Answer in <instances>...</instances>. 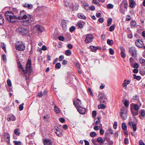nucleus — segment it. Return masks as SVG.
I'll return each mask as SVG.
<instances>
[{
	"instance_id": "1",
	"label": "nucleus",
	"mask_w": 145,
	"mask_h": 145,
	"mask_svg": "<svg viewBox=\"0 0 145 145\" xmlns=\"http://www.w3.org/2000/svg\"><path fill=\"white\" fill-rule=\"evenodd\" d=\"M5 16L8 21L11 23H14L16 21V20H23L25 18L27 14L24 10H22L20 13V16L18 17L14 14L13 12L9 11H7L5 13Z\"/></svg>"
},
{
	"instance_id": "2",
	"label": "nucleus",
	"mask_w": 145,
	"mask_h": 145,
	"mask_svg": "<svg viewBox=\"0 0 145 145\" xmlns=\"http://www.w3.org/2000/svg\"><path fill=\"white\" fill-rule=\"evenodd\" d=\"M25 20L22 22L24 25L26 26H28L31 24L32 22L34 21V19L33 16L30 14H27L25 18L23 20Z\"/></svg>"
},
{
	"instance_id": "3",
	"label": "nucleus",
	"mask_w": 145,
	"mask_h": 145,
	"mask_svg": "<svg viewBox=\"0 0 145 145\" xmlns=\"http://www.w3.org/2000/svg\"><path fill=\"white\" fill-rule=\"evenodd\" d=\"M17 32L22 35H24L29 32V29L21 27L18 28L16 30Z\"/></svg>"
},
{
	"instance_id": "4",
	"label": "nucleus",
	"mask_w": 145,
	"mask_h": 145,
	"mask_svg": "<svg viewBox=\"0 0 145 145\" xmlns=\"http://www.w3.org/2000/svg\"><path fill=\"white\" fill-rule=\"evenodd\" d=\"M129 52L134 58H136L137 56V50L136 48L134 46H131L129 49Z\"/></svg>"
},
{
	"instance_id": "5",
	"label": "nucleus",
	"mask_w": 145,
	"mask_h": 145,
	"mask_svg": "<svg viewBox=\"0 0 145 145\" xmlns=\"http://www.w3.org/2000/svg\"><path fill=\"white\" fill-rule=\"evenodd\" d=\"M98 97L99 101L101 103H105L107 100L105 96L103 93L102 92L99 93Z\"/></svg>"
},
{
	"instance_id": "6",
	"label": "nucleus",
	"mask_w": 145,
	"mask_h": 145,
	"mask_svg": "<svg viewBox=\"0 0 145 145\" xmlns=\"http://www.w3.org/2000/svg\"><path fill=\"white\" fill-rule=\"evenodd\" d=\"M15 46L16 50L20 51H23L25 49V45L22 42L17 43L15 44Z\"/></svg>"
},
{
	"instance_id": "7",
	"label": "nucleus",
	"mask_w": 145,
	"mask_h": 145,
	"mask_svg": "<svg viewBox=\"0 0 145 145\" xmlns=\"http://www.w3.org/2000/svg\"><path fill=\"white\" fill-rule=\"evenodd\" d=\"M31 61L29 59L27 63L25 70H23V72L25 74H26L27 71H30L31 69Z\"/></svg>"
},
{
	"instance_id": "8",
	"label": "nucleus",
	"mask_w": 145,
	"mask_h": 145,
	"mask_svg": "<svg viewBox=\"0 0 145 145\" xmlns=\"http://www.w3.org/2000/svg\"><path fill=\"white\" fill-rule=\"evenodd\" d=\"M93 37L91 34H87L86 36V39L85 40V42L86 43H89L91 42L93 39Z\"/></svg>"
},
{
	"instance_id": "9",
	"label": "nucleus",
	"mask_w": 145,
	"mask_h": 145,
	"mask_svg": "<svg viewBox=\"0 0 145 145\" xmlns=\"http://www.w3.org/2000/svg\"><path fill=\"white\" fill-rule=\"evenodd\" d=\"M34 29L37 31L38 33H42L44 29V27L39 25H37L33 26Z\"/></svg>"
},
{
	"instance_id": "10",
	"label": "nucleus",
	"mask_w": 145,
	"mask_h": 145,
	"mask_svg": "<svg viewBox=\"0 0 145 145\" xmlns=\"http://www.w3.org/2000/svg\"><path fill=\"white\" fill-rule=\"evenodd\" d=\"M136 46L139 48H143L144 46L143 42L140 39L137 40L135 42Z\"/></svg>"
},
{
	"instance_id": "11",
	"label": "nucleus",
	"mask_w": 145,
	"mask_h": 145,
	"mask_svg": "<svg viewBox=\"0 0 145 145\" xmlns=\"http://www.w3.org/2000/svg\"><path fill=\"white\" fill-rule=\"evenodd\" d=\"M4 138L5 140L8 144L10 143V136L8 133H5L4 134Z\"/></svg>"
},
{
	"instance_id": "12",
	"label": "nucleus",
	"mask_w": 145,
	"mask_h": 145,
	"mask_svg": "<svg viewBox=\"0 0 145 145\" xmlns=\"http://www.w3.org/2000/svg\"><path fill=\"white\" fill-rule=\"evenodd\" d=\"M76 109L80 114H83L85 113L86 111V109L79 106V107H77Z\"/></svg>"
},
{
	"instance_id": "13",
	"label": "nucleus",
	"mask_w": 145,
	"mask_h": 145,
	"mask_svg": "<svg viewBox=\"0 0 145 145\" xmlns=\"http://www.w3.org/2000/svg\"><path fill=\"white\" fill-rule=\"evenodd\" d=\"M68 23V21L62 20L61 21V23L62 25V27L64 30H65L67 29V24Z\"/></svg>"
},
{
	"instance_id": "14",
	"label": "nucleus",
	"mask_w": 145,
	"mask_h": 145,
	"mask_svg": "<svg viewBox=\"0 0 145 145\" xmlns=\"http://www.w3.org/2000/svg\"><path fill=\"white\" fill-rule=\"evenodd\" d=\"M73 104L75 107L76 108L77 107H79L81 104V101L79 99H77L76 101H73Z\"/></svg>"
},
{
	"instance_id": "15",
	"label": "nucleus",
	"mask_w": 145,
	"mask_h": 145,
	"mask_svg": "<svg viewBox=\"0 0 145 145\" xmlns=\"http://www.w3.org/2000/svg\"><path fill=\"white\" fill-rule=\"evenodd\" d=\"M129 3L130 7L131 8L135 7L136 5L135 2L134 0H129Z\"/></svg>"
},
{
	"instance_id": "16",
	"label": "nucleus",
	"mask_w": 145,
	"mask_h": 145,
	"mask_svg": "<svg viewBox=\"0 0 145 145\" xmlns=\"http://www.w3.org/2000/svg\"><path fill=\"white\" fill-rule=\"evenodd\" d=\"M43 142L44 145H52L51 141L48 139H45Z\"/></svg>"
},
{
	"instance_id": "17",
	"label": "nucleus",
	"mask_w": 145,
	"mask_h": 145,
	"mask_svg": "<svg viewBox=\"0 0 145 145\" xmlns=\"http://www.w3.org/2000/svg\"><path fill=\"white\" fill-rule=\"evenodd\" d=\"M130 83V80H127L126 79L125 80H124L123 83L122 84L123 87L124 89H125L126 88L127 85L129 84Z\"/></svg>"
},
{
	"instance_id": "18",
	"label": "nucleus",
	"mask_w": 145,
	"mask_h": 145,
	"mask_svg": "<svg viewBox=\"0 0 145 145\" xmlns=\"http://www.w3.org/2000/svg\"><path fill=\"white\" fill-rule=\"evenodd\" d=\"M23 5L24 7L27 8L28 9H31L33 7L32 5L26 3L23 4Z\"/></svg>"
},
{
	"instance_id": "19",
	"label": "nucleus",
	"mask_w": 145,
	"mask_h": 145,
	"mask_svg": "<svg viewBox=\"0 0 145 145\" xmlns=\"http://www.w3.org/2000/svg\"><path fill=\"white\" fill-rule=\"evenodd\" d=\"M127 110L125 107H123L121 108L120 113L127 114Z\"/></svg>"
},
{
	"instance_id": "20",
	"label": "nucleus",
	"mask_w": 145,
	"mask_h": 145,
	"mask_svg": "<svg viewBox=\"0 0 145 145\" xmlns=\"http://www.w3.org/2000/svg\"><path fill=\"white\" fill-rule=\"evenodd\" d=\"M7 120L8 121H10V120L12 121H15L16 120L15 116L14 115H11L10 117L7 118Z\"/></svg>"
},
{
	"instance_id": "21",
	"label": "nucleus",
	"mask_w": 145,
	"mask_h": 145,
	"mask_svg": "<svg viewBox=\"0 0 145 145\" xmlns=\"http://www.w3.org/2000/svg\"><path fill=\"white\" fill-rule=\"evenodd\" d=\"M78 17L79 18H81L85 20L86 18V17L83 14L81 13H78Z\"/></svg>"
},
{
	"instance_id": "22",
	"label": "nucleus",
	"mask_w": 145,
	"mask_h": 145,
	"mask_svg": "<svg viewBox=\"0 0 145 145\" xmlns=\"http://www.w3.org/2000/svg\"><path fill=\"white\" fill-rule=\"evenodd\" d=\"M90 48L91 50L93 52H95L97 49H100V47H96L93 46H90Z\"/></svg>"
},
{
	"instance_id": "23",
	"label": "nucleus",
	"mask_w": 145,
	"mask_h": 145,
	"mask_svg": "<svg viewBox=\"0 0 145 145\" xmlns=\"http://www.w3.org/2000/svg\"><path fill=\"white\" fill-rule=\"evenodd\" d=\"M4 22V20L2 15L0 14V25H2Z\"/></svg>"
},
{
	"instance_id": "24",
	"label": "nucleus",
	"mask_w": 145,
	"mask_h": 145,
	"mask_svg": "<svg viewBox=\"0 0 145 145\" xmlns=\"http://www.w3.org/2000/svg\"><path fill=\"white\" fill-rule=\"evenodd\" d=\"M120 116L123 120H125L127 118V114L120 113Z\"/></svg>"
},
{
	"instance_id": "25",
	"label": "nucleus",
	"mask_w": 145,
	"mask_h": 145,
	"mask_svg": "<svg viewBox=\"0 0 145 145\" xmlns=\"http://www.w3.org/2000/svg\"><path fill=\"white\" fill-rule=\"evenodd\" d=\"M19 131V129H15L14 131V134H15L16 135L19 136L20 134V132Z\"/></svg>"
},
{
	"instance_id": "26",
	"label": "nucleus",
	"mask_w": 145,
	"mask_h": 145,
	"mask_svg": "<svg viewBox=\"0 0 145 145\" xmlns=\"http://www.w3.org/2000/svg\"><path fill=\"white\" fill-rule=\"evenodd\" d=\"M83 7L86 10H88L89 8L88 5L86 2L84 3L83 4Z\"/></svg>"
},
{
	"instance_id": "27",
	"label": "nucleus",
	"mask_w": 145,
	"mask_h": 145,
	"mask_svg": "<svg viewBox=\"0 0 145 145\" xmlns=\"http://www.w3.org/2000/svg\"><path fill=\"white\" fill-rule=\"evenodd\" d=\"M107 41V44L110 46L114 44V41L112 40L108 39Z\"/></svg>"
},
{
	"instance_id": "28",
	"label": "nucleus",
	"mask_w": 145,
	"mask_h": 145,
	"mask_svg": "<svg viewBox=\"0 0 145 145\" xmlns=\"http://www.w3.org/2000/svg\"><path fill=\"white\" fill-rule=\"evenodd\" d=\"M97 142L99 143L103 144V139L101 137H99L97 139Z\"/></svg>"
},
{
	"instance_id": "29",
	"label": "nucleus",
	"mask_w": 145,
	"mask_h": 145,
	"mask_svg": "<svg viewBox=\"0 0 145 145\" xmlns=\"http://www.w3.org/2000/svg\"><path fill=\"white\" fill-rule=\"evenodd\" d=\"M131 112L133 115H137L138 114V111L133 110H131Z\"/></svg>"
},
{
	"instance_id": "30",
	"label": "nucleus",
	"mask_w": 145,
	"mask_h": 145,
	"mask_svg": "<svg viewBox=\"0 0 145 145\" xmlns=\"http://www.w3.org/2000/svg\"><path fill=\"white\" fill-rule=\"evenodd\" d=\"M99 109H104L106 108V106L103 104H99L98 106Z\"/></svg>"
},
{
	"instance_id": "31",
	"label": "nucleus",
	"mask_w": 145,
	"mask_h": 145,
	"mask_svg": "<svg viewBox=\"0 0 145 145\" xmlns=\"http://www.w3.org/2000/svg\"><path fill=\"white\" fill-rule=\"evenodd\" d=\"M54 110L55 112L56 113H59L60 112V110H59V108L57 107V106L56 105H55L54 106Z\"/></svg>"
},
{
	"instance_id": "32",
	"label": "nucleus",
	"mask_w": 145,
	"mask_h": 145,
	"mask_svg": "<svg viewBox=\"0 0 145 145\" xmlns=\"http://www.w3.org/2000/svg\"><path fill=\"white\" fill-rule=\"evenodd\" d=\"M134 59H134L132 57H130L129 58V61L131 66L134 64Z\"/></svg>"
},
{
	"instance_id": "33",
	"label": "nucleus",
	"mask_w": 145,
	"mask_h": 145,
	"mask_svg": "<svg viewBox=\"0 0 145 145\" xmlns=\"http://www.w3.org/2000/svg\"><path fill=\"white\" fill-rule=\"evenodd\" d=\"M107 141L109 145H112L113 144V142L109 138H108L107 139Z\"/></svg>"
},
{
	"instance_id": "34",
	"label": "nucleus",
	"mask_w": 145,
	"mask_h": 145,
	"mask_svg": "<svg viewBox=\"0 0 145 145\" xmlns=\"http://www.w3.org/2000/svg\"><path fill=\"white\" fill-rule=\"evenodd\" d=\"M97 135V134L94 131L91 132L90 133V136L92 137H94Z\"/></svg>"
},
{
	"instance_id": "35",
	"label": "nucleus",
	"mask_w": 145,
	"mask_h": 145,
	"mask_svg": "<svg viewBox=\"0 0 145 145\" xmlns=\"http://www.w3.org/2000/svg\"><path fill=\"white\" fill-rule=\"evenodd\" d=\"M100 122V120L99 118H98V120L96 121L95 123H93V125H98Z\"/></svg>"
},
{
	"instance_id": "36",
	"label": "nucleus",
	"mask_w": 145,
	"mask_h": 145,
	"mask_svg": "<svg viewBox=\"0 0 145 145\" xmlns=\"http://www.w3.org/2000/svg\"><path fill=\"white\" fill-rule=\"evenodd\" d=\"M71 54V52L70 50H66L65 52V54L67 56H70Z\"/></svg>"
},
{
	"instance_id": "37",
	"label": "nucleus",
	"mask_w": 145,
	"mask_h": 145,
	"mask_svg": "<svg viewBox=\"0 0 145 145\" xmlns=\"http://www.w3.org/2000/svg\"><path fill=\"white\" fill-rule=\"evenodd\" d=\"M122 128L124 130H126L127 129V126L125 123H123L122 124Z\"/></svg>"
},
{
	"instance_id": "38",
	"label": "nucleus",
	"mask_w": 145,
	"mask_h": 145,
	"mask_svg": "<svg viewBox=\"0 0 145 145\" xmlns=\"http://www.w3.org/2000/svg\"><path fill=\"white\" fill-rule=\"evenodd\" d=\"M91 141L92 143L94 145H100L98 143H97V140H96L95 138H93L91 140Z\"/></svg>"
},
{
	"instance_id": "39",
	"label": "nucleus",
	"mask_w": 145,
	"mask_h": 145,
	"mask_svg": "<svg viewBox=\"0 0 145 145\" xmlns=\"http://www.w3.org/2000/svg\"><path fill=\"white\" fill-rule=\"evenodd\" d=\"M131 66L133 68H137L139 67L138 65L136 63L133 64Z\"/></svg>"
},
{
	"instance_id": "40",
	"label": "nucleus",
	"mask_w": 145,
	"mask_h": 145,
	"mask_svg": "<svg viewBox=\"0 0 145 145\" xmlns=\"http://www.w3.org/2000/svg\"><path fill=\"white\" fill-rule=\"evenodd\" d=\"M112 21V19L111 18L108 19L107 21V25L109 26L111 24V22Z\"/></svg>"
},
{
	"instance_id": "41",
	"label": "nucleus",
	"mask_w": 145,
	"mask_h": 145,
	"mask_svg": "<svg viewBox=\"0 0 145 145\" xmlns=\"http://www.w3.org/2000/svg\"><path fill=\"white\" fill-rule=\"evenodd\" d=\"M134 78L135 79H137L138 80H140L141 79L140 76H137L135 74H133Z\"/></svg>"
},
{
	"instance_id": "42",
	"label": "nucleus",
	"mask_w": 145,
	"mask_h": 145,
	"mask_svg": "<svg viewBox=\"0 0 145 145\" xmlns=\"http://www.w3.org/2000/svg\"><path fill=\"white\" fill-rule=\"evenodd\" d=\"M115 27V25L114 24L112 25L110 27L109 30L110 31H113Z\"/></svg>"
},
{
	"instance_id": "43",
	"label": "nucleus",
	"mask_w": 145,
	"mask_h": 145,
	"mask_svg": "<svg viewBox=\"0 0 145 145\" xmlns=\"http://www.w3.org/2000/svg\"><path fill=\"white\" fill-rule=\"evenodd\" d=\"M133 108L134 110L136 111H138L139 109V107L138 106L137 104H134L133 106Z\"/></svg>"
},
{
	"instance_id": "44",
	"label": "nucleus",
	"mask_w": 145,
	"mask_h": 145,
	"mask_svg": "<svg viewBox=\"0 0 145 145\" xmlns=\"http://www.w3.org/2000/svg\"><path fill=\"white\" fill-rule=\"evenodd\" d=\"M61 67V64L60 63H57L55 65V67L57 69H59Z\"/></svg>"
},
{
	"instance_id": "45",
	"label": "nucleus",
	"mask_w": 145,
	"mask_h": 145,
	"mask_svg": "<svg viewBox=\"0 0 145 145\" xmlns=\"http://www.w3.org/2000/svg\"><path fill=\"white\" fill-rule=\"evenodd\" d=\"M78 5H77L76 4L74 6L72 5V9L73 10H76L78 9Z\"/></svg>"
},
{
	"instance_id": "46",
	"label": "nucleus",
	"mask_w": 145,
	"mask_h": 145,
	"mask_svg": "<svg viewBox=\"0 0 145 145\" xmlns=\"http://www.w3.org/2000/svg\"><path fill=\"white\" fill-rule=\"evenodd\" d=\"M140 115L142 117L144 116L145 115V110H142L140 111Z\"/></svg>"
},
{
	"instance_id": "47",
	"label": "nucleus",
	"mask_w": 145,
	"mask_h": 145,
	"mask_svg": "<svg viewBox=\"0 0 145 145\" xmlns=\"http://www.w3.org/2000/svg\"><path fill=\"white\" fill-rule=\"evenodd\" d=\"M13 142L15 145H21V142L20 141L15 140L13 141Z\"/></svg>"
},
{
	"instance_id": "48",
	"label": "nucleus",
	"mask_w": 145,
	"mask_h": 145,
	"mask_svg": "<svg viewBox=\"0 0 145 145\" xmlns=\"http://www.w3.org/2000/svg\"><path fill=\"white\" fill-rule=\"evenodd\" d=\"M76 28L75 26H72L69 28L70 31L72 32H73L75 29Z\"/></svg>"
},
{
	"instance_id": "49",
	"label": "nucleus",
	"mask_w": 145,
	"mask_h": 145,
	"mask_svg": "<svg viewBox=\"0 0 145 145\" xmlns=\"http://www.w3.org/2000/svg\"><path fill=\"white\" fill-rule=\"evenodd\" d=\"M131 24L132 26H135L137 24V23L134 20L132 21L131 22Z\"/></svg>"
},
{
	"instance_id": "50",
	"label": "nucleus",
	"mask_w": 145,
	"mask_h": 145,
	"mask_svg": "<svg viewBox=\"0 0 145 145\" xmlns=\"http://www.w3.org/2000/svg\"><path fill=\"white\" fill-rule=\"evenodd\" d=\"M1 47L5 51V52H6V50L5 45L4 43H3L1 44Z\"/></svg>"
},
{
	"instance_id": "51",
	"label": "nucleus",
	"mask_w": 145,
	"mask_h": 145,
	"mask_svg": "<svg viewBox=\"0 0 145 145\" xmlns=\"http://www.w3.org/2000/svg\"><path fill=\"white\" fill-rule=\"evenodd\" d=\"M124 104L126 107H128L129 106V102L126 100L125 101Z\"/></svg>"
},
{
	"instance_id": "52",
	"label": "nucleus",
	"mask_w": 145,
	"mask_h": 145,
	"mask_svg": "<svg viewBox=\"0 0 145 145\" xmlns=\"http://www.w3.org/2000/svg\"><path fill=\"white\" fill-rule=\"evenodd\" d=\"M109 52L110 53V54L111 55H113L114 54V51L113 50L112 48H110L109 49Z\"/></svg>"
},
{
	"instance_id": "53",
	"label": "nucleus",
	"mask_w": 145,
	"mask_h": 145,
	"mask_svg": "<svg viewBox=\"0 0 145 145\" xmlns=\"http://www.w3.org/2000/svg\"><path fill=\"white\" fill-rule=\"evenodd\" d=\"M7 84L9 86H12V84L11 81L10 80L8 79L7 81Z\"/></svg>"
},
{
	"instance_id": "54",
	"label": "nucleus",
	"mask_w": 145,
	"mask_h": 145,
	"mask_svg": "<svg viewBox=\"0 0 145 145\" xmlns=\"http://www.w3.org/2000/svg\"><path fill=\"white\" fill-rule=\"evenodd\" d=\"M56 134L59 137H61L62 135L61 132H60V131H55Z\"/></svg>"
},
{
	"instance_id": "55",
	"label": "nucleus",
	"mask_w": 145,
	"mask_h": 145,
	"mask_svg": "<svg viewBox=\"0 0 145 145\" xmlns=\"http://www.w3.org/2000/svg\"><path fill=\"white\" fill-rule=\"evenodd\" d=\"M92 117L93 118H95L96 115V112L95 110H94L92 112Z\"/></svg>"
},
{
	"instance_id": "56",
	"label": "nucleus",
	"mask_w": 145,
	"mask_h": 145,
	"mask_svg": "<svg viewBox=\"0 0 145 145\" xmlns=\"http://www.w3.org/2000/svg\"><path fill=\"white\" fill-rule=\"evenodd\" d=\"M140 63L143 65H145V60L144 59H140Z\"/></svg>"
},
{
	"instance_id": "57",
	"label": "nucleus",
	"mask_w": 145,
	"mask_h": 145,
	"mask_svg": "<svg viewBox=\"0 0 145 145\" xmlns=\"http://www.w3.org/2000/svg\"><path fill=\"white\" fill-rule=\"evenodd\" d=\"M24 104V103H22V104L20 105L19 106V110L20 111L22 110L23 109V105Z\"/></svg>"
},
{
	"instance_id": "58",
	"label": "nucleus",
	"mask_w": 145,
	"mask_h": 145,
	"mask_svg": "<svg viewBox=\"0 0 145 145\" xmlns=\"http://www.w3.org/2000/svg\"><path fill=\"white\" fill-rule=\"evenodd\" d=\"M107 7L108 8H112L113 7V5L111 4H109L107 5Z\"/></svg>"
},
{
	"instance_id": "59",
	"label": "nucleus",
	"mask_w": 145,
	"mask_h": 145,
	"mask_svg": "<svg viewBox=\"0 0 145 145\" xmlns=\"http://www.w3.org/2000/svg\"><path fill=\"white\" fill-rule=\"evenodd\" d=\"M2 57L3 61L4 62H6L7 61V59L5 55L4 54H3L2 55Z\"/></svg>"
},
{
	"instance_id": "60",
	"label": "nucleus",
	"mask_w": 145,
	"mask_h": 145,
	"mask_svg": "<svg viewBox=\"0 0 145 145\" xmlns=\"http://www.w3.org/2000/svg\"><path fill=\"white\" fill-rule=\"evenodd\" d=\"M95 126L94 127L93 129L95 131L98 130L99 129V126L97 125H94Z\"/></svg>"
},
{
	"instance_id": "61",
	"label": "nucleus",
	"mask_w": 145,
	"mask_h": 145,
	"mask_svg": "<svg viewBox=\"0 0 145 145\" xmlns=\"http://www.w3.org/2000/svg\"><path fill=\"white\" fill-rule=\"evenodd\" d=\"M121 56L123 58H125V54L123 52H121Z\"/></svg>"
},
{
	"instance_id": "62",
	"label": "nucleus",
	"mask_w": 145,
	"mask_h": 145,
	"mask_svg": "<svg viewBox=\"0 0 145 145\" xmlns=\"http://www.w3.org/2000/svg\"><path fill=\"white\" fill-rule=\"evenodd\" d=\"M132 128H133V130L134 131H136V130H137L136 125L135 124H133V125L132 126Z\"/></svg>"
},
{
	"instance_id": "63",
	"label": "nucleus",
	"mask_w": 145,
	"mask_h": 145,
	"mask_svg": "<svg viewBox=\"0 0 145 145\" xmlns=\"http://www.w3.org/2000/svg\"><path fill=\"white\" fill-rule=\"evenodd\" d=\"M64 58V56L62 55L60 56L59 57V61H61Z\"/></svg>"
},
{
	"instance_id": "64",
	"label": "nucleus",
	"mask_w": 145,
	"mask_h": 145,
	"mask_svg": "<svg viewBox=\"0 0 145 145\" xmlns=\"http://www.w3.org/2000/svg\"><path fill=\"white\" fill-rule=\"evenodd\" d=\"M59 39L61 41H63L64 40V38L63 36H59L58 37Z\"/></svg>"
}]
</instances>
